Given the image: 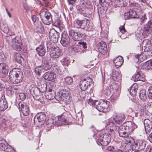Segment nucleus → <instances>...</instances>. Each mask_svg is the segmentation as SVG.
<instances>
[{
    "instance_id": "37",
    "label": "nucleus",
    "mask_w": 152,
    "mask_h": 152,
    "mask_svg": "<svg viewBox=\"0 0 152 152\" xmlns=\"http://www.w3.org/2000/svg\"><path fill=\"white\" fill-rule=\"evenodd\" d=\"M152 20H150L148 22V23L146 24L144 27V31L147 32V33L149 31H152Z\"/></svg>"
},
{
    "instance_id": "57",
    "label": "nucleus",
    "mask_w": 152,
    "mask_h": 152,
    "mask_svg": "<svg viewBox=\"0 0 152 152\" xmlns=\"http://www.w3.org/2000/svg\"><path fill=\"white\" fill-rule=\"evenodd\" d=\"M19 99H21V100H24L26 98V95L23 93H20L19 95Z\"/></svg>"
},
{
    "instance_id": "53",
    "label": "nucleus",
    "mask_w": 152,
    "mask_h": 152,
    "mask_svg": "<svg viewBox=\"0 0 152 152\" xmlns=\"http://www.w3.org/2000/svg\"><path fill=\"white\" fill-rule=\"evenodd\" d=\"M117 74V72H115L113 73L111 76H110V79L116 81L117 80V77L116 74Z\"/></svg>"
},
{
    "instance_id": "26",
    "label": "nucleus",
    "mask_w": 152,
    "mask_h": 152,
    "mask_svg": "<svg viewBox=\"0 0 152 152\" xmlns=\"http://www.w3.org/2000/svg\"><path fill=\"white\" fill-rule=\"evenodd\" d=\"M135 81L141 80L144 81L145 80L144 75L141 72H137V74L132 77Z\"/></svg>"
},
{
    "instance_id": "19",
    "label": "nucleus",
    "mask_w": 152,
    "mask_h": 152,
    "mask_svg": "<svg viewBox=\"0 0 152 152\" xmlns=\"http://www.w3.org/2000/svg\"><path fill=\"white\" fill-rule=\"evenodd\" d=\"M61 50L58 47H54L51 48L50 53V56L54 58H58L61 54Z\"/></svg>"
},
{
    "instance_id": "59",
    "label": "nucleus",
    "mask_w": 152,
    "mask_h": 152,
    "mask_svg": "<svg viewBox=\"0 0 152 152\" xmlns=\"http://www.w3.org/2000/svg\"><path fill=\"white\" fill-rule=\"evenodd\" d=\"M79 12L82 14L84 16L86 17L87 16V14L86 13L85 11L83 10L82 8L79 9Z\"/></svg>"
},
{
    "instance_id": "47",
    "label": "nucleus",
    "mask_w": 152,
    "mask_h": 152,
    "mask_svg": "<svg viewBox=\"0 0 152 152\" xmlns=\"http://www.w3.org/2000/svg\"><path fill=\"white\" fill-rule=\"evenodd\" d=\"M2 100L1 101L0 99V110H1L4 111L7 108L8 105L6 104V102H5V104H2Z\"/></svg>"
},
{
    "instance_id": "42",
    "label": "nucleus",
    "mask_w": 152,
    "mask_h": 152,
    "mask_svg": "<svg viewBox=\"0 0 152 152\" xmlns=\"http://www.w3.org/2000/svg\"><path fill=\"white\" fill-rule=\"evenodd\" d=\"M0 26L1 30L3 31L6 33H8L9 31V29L8 28L7 25L5 24H0Z\"/></svg>"
},
{
    "instance_id": "28",
    "label": "nucleus",
    "mask_w": 152,
    "mask_h": 152,
    "mask_svg": "<svg viewBox=\"0 0 152 152\" xmlns=\"http://www.w3.org/2000/svg\"><path fill=\"white\" fill-rule=\"evenodd\" d=\"M80 5L84 9H90L92 7L91 2L89 0H81Z\"/></svg>"
},
{
    "instance_id": "38",
    "label": "nucleus",
    "mask_w": 152,
    "mask_h": 152,
    "mask_svg": "<svg viewBox=\"0 0 152 152\" xmlns=\"http://www.w3.org/2000/svg\"><path fill=\"white\" fill-rule=\"evenodd\" d=\"M143 67L145 69H152V59L145 63L143 64Z\"/></svg>"
},
{
    "instance_id": "62",
    "label": "nucleus",
    "mask_w": 152,
    "mask_h": 152,
    "mask_svg": "<svg viewBox=\"0 0 152 152\" xmlns=\"http://www.w3.org/2000/svg\"><path fill=\"white\" fill-rule=\"evenodd\" d=\"M144 54L143 53L141 54L140 55H135V58L139 60H140L141 61H142V60H143V59H142L141 58H142V56H143V55Z\"/></svg>"
},
{
    "instance_id": "51",
    "label": "nucleus",
    "mask_w": 152,
    "mask_h": 152,
    "mask_svg": "<svg viewBox=\"0 0 152 152\" xmlns=\"http://www.w3.org/2000/svg\"><path fill=\"white\" fill-rule=\"evenodd\" d=\"M4 151L7 152H15V150L11 147L10 145H8Z\"/></svg>"
},
{
    "instance_id": "5",
    "label": "nucleus",
    "mask_w": 152,
    "mask_h": 152,
    "mask_svg": "<svg viewBox=\"0 0 152 152\" xmlns=\"http://www.w3.org/2000/svg\"><path fill=\"white\" fill-rule=\"evenodd\" d=\"M125 115L123 113H115L112 116V120H109L107 123V126L108 127V129L110 131L111 129H112L110 125L111 123H113L115 126H116L115 124H120L125 120Z\"/></svg>"
},
{
    "instance_id": "29",
    "label": "nucleus",
    "mask_w": 152,
    "mask_h": 152,
    "mask_svg": "<svg viewBox=\"0 0 152 152\" xmlns=\"http://www.w3.org/2000/svg\"><path fill=\"white\" fill-rule=\"evenodd\" d=\"M36 50L40 56H43L46 52L45 47L42 45H40L37 48Z\"/></svg>"
},
{
    "instance_id": "27",
    "label": "nucleus",
    "mask_w": 152,
    "mask_h": 152,
    "mask_svg": "<svg viewBox=\"0 0 152 152\" xmlns=\"http://www.w3.org/2000/svg\"><path fill=\"white\" fill-rule=\"evenodd\" d=\"M113 62L117 68L120 67L124 62V59L121 56H119L113 60Z\"/></svg>"
},
{
    "instance_id": "2",
    "label": "nucleus",
    "mask_w": 152,
    "mask_h": 152,
    "mask_svg": "<svg viewBox=\"0 0 152 152\" xmlns=\"http://www.w3.org/2000/svg\"><path fill=\"white\" fill-rule=\"evenodd\" d=\"M39 15L41 20L45 24L49 25L53 22L54 25L57 27L61 25V21L60 19L57 18L53 21L50 13L46 9L41 10Z\"/></svg>"
},
{
    "instance_id": "21",
    "label": "nucleus",
    "mask_w": 152,
    "mask_h": 152,
    "mask_svg": "<svg viewBox=\"0 0 152 152\" xmlns=\"http://www.w3.org/2000/svg\"><path fill=\"white\" fill-rule=\"evenodd\" d=\"M60 43L64 47L66 46L70 42V38L64 34H62Z\"/></svg>"
},
{
    "instance_id": "17",
    "label": "nucleus",
    "mask_w": 152,
    "mask_h": 152,
    "mask_svg": "<svg viewBox=\"0 0 152 152\" xmlns=\"http://www.w3.org/2000/svg\"><path fill=\"white\" fill-rule=\"evenodd\" d=\"M8 72V67L5 63H0V77L5 78Z\"/></svg>"
},
{
    "instance_id": "61",
    "label": "nucleus",
    "mask_w": 152,
    "mask_h": 152,
    "mask_svg": "<svg viewBox=\"0 0 152 152\" xmlns=\"http://www.w3.org/2000/svg\"><path fill=\"white\" fill-rule=\"evenodd\" d=\"M89 129L90 131H92V132L94 133L93 135V136L94 137V136L95 135V134L94 133L95 127L94 124L91 125V126H90L89 127Z\"/></svg>"
},
{
    "instance_id": "8",
    "label": "nucleus",
    "mask_w": 152,
    "mask_h": 152,
    "mask_svg": "<svg viewBox=\"0 0 152 152\" xmlns=\"http://www.w3.org/2000/svg\"><path fill=\"white\" fill-rule=\"evenodd\" d=\"M112 129L110 131L112 133H114L115 131H118L120 136L125 137L128 136L130 134L126 130V128L123 125L120 126H115L113 123L110 125Z\"/></svg>"
},
{
    "instance_id": "12",
    "label": "nucleus",
    "mask_w": 152,
    "mask_h": 152,
    "mask_svg": "<svg viewBox=\"0 0 152 152\" xmlns=\"http://www.w3.org/2000/svg\"><path fill=\"white\" fill-rule=\"evenodd\" d=\"M92 80L90 78H87L82 80L80 85V89L83 91H85L92 84Z\"/></svg>"
},
{
    "instance_id": "9",
    "label": "nucleus",
    "mask_w": 152,
    "mask_h": 152,
    "mask_svg": "<svg viewBox=\"0 0 152 152\" xmlns=\"http://www.w3.org/2000/svg\"><path fill=\"white\" fill-rule=\"evenodd\" d=\"M75 26L77 28H89L90 27L89 25V21L86 19L80 20H77L75 22Z\"/></svg>"
},
{
    "instance_id": "13",
    "label": "nucleus",
    "mask_w": 152,
    "mask_h": 152,
    "mask_svg": "<svg viewBox=\"0 0 152 152\" xmlns=\"http://www.w3.org/2000/svg\"><path fill=\"white\" fill-rule=\"evenodd\" d=\"M98 51L102 54L107 56V49L105 42L102 41L99 43L96 46Z\"/></svg>"
},
{
    "instance_id": "58",
    "label": "nucleus",
    "mask_w": 152,
    "mask_h": 152,
    "mask_svg": "<svg viewBox=\"0 0 152 152\" xmlns=\"http://www.w3.org/2000/svg\"><path fill=\"white\" fill-rule=\"evenodd\" d=\"M95 100H94L93 99L91 98L89 99L88 102V104L90 105H92L94 107L95 106Z\"/></svg>"
},
{
    "instance_id": "52",
    "label": "nucleus",
    "mask_w": 152,
    "mask_h": 152,
    "mask_svg": "<svg viewBox=\"0 0 152 152\" xmlns=\"http://www.w3.org/2000/svg\"><path fill=\"white\" fill-rule=\"evenodd\" d=\"M103 93L104 94H105L106 96H111V92L110 90L107 88H105L104 89Z\"/></svg>"
},
{
    "instance_id": "33",
    "label": "nucleus",
    "mask_w": 152,
    "mask_h": 152,
    "mask_svg": "<svg viewBox=\"0 0 152 152\" xmlns=\"http://www.w3.org/2000/svg\"><path fill=\"white\" fill-rule=\"evenodd\" d=\"M140 150H144L145 147V142L142 140H139L136 142Z\"/></svg>"
},
{
    "instance_id": "15",
    "label": "nucleus",
    "mask_w": 152,
    "mask_h": 152,
    "mask_svg": "<svg viewBox=\"0 0 152 152\" xmlns=\"http://www.w3.org/2000/svg\"><path fill=\"white\" fill-rule=\"evenodd\" d=\"M123 125L126 128V130L130 134L137 127V126L131 121H128L124 123Z\"/></svg>"
},
{
    "instance_id": "56",
    "label": "nucleus",
    "mask_w": 152,
    "mask_h": 152,
    "mask_svg": "<svg viewBox=\"0 0 152 152\" xmlns=\"http://www.w3.org/2000/svg\"><path fill=\"white\" fill-rule=\"evenodd\" d=\"M107 151L108 152H114V148L113 146H108L107 148Z\"/></svg>"
},
{
    "instance_id": "14",
    "label": "nucleus",
    "mask_w": 152,
    "mask_h": 152,
    "mask_svg": "<svg viewBox=\"0 0 152 152\" xmlns=\"http://www.w3.org/2000/svg\"><path fill=\"white\" fill-rule=\"evenodd\" d=\"M151 43L150 41L148 39L144 40L142 43V49H144V52H147V54L149 56L152 55V54H150L151 53L150 51V49L151 48Z\"/></svg>"
},
{
    "instance_id": "50",
    "label": "nucleus",
    "mask_w": 152,
    "mask_h": 152,
    "mask_svg": "<svg viewBox=\"0 0 152 152\" xmlns=\"http://www.w3.org/2000/svg\"><path fill=\"white\" fill-rule=\"evenodd\" d=\"M79 45L77 46V47H79V50L80 51V49H81V48L85 49L87 48V46L85 43L84 42H79Z\"/></svg>"
},
{
    "instance_id": "10",
    "label": "nucleus",
    "mask_w": 152,
    "mask_h": 152,
    "mask_svg": "<svg viewBox=\"0 0 152 152\" xmlns=\"http://www.w3.org/2000/svg\"><path fill=\"white\" fill-rule=\"evenodd\" d=\"M112 87L114 91L110 98L111 99L114 101L118 98L120 93V88L118 85L114 84L112 85Z\"/></svg>"
},
{
    "instance_id": "3",
    "label": "nucleus",
    "mask_w": 152,
    "mask_h": 152,
    "mask_svg": "<svg viewBox=\"0 0 152 152\" xmlns=\"http://www.w3.org/2000/svg\"><path fill=\"white\" fill-rule=\"evenodd\" d=\"M6 41L15 50L19 51L21 50V40L18 37H15L14 33H12L7 36Z\"/></svg>"
},
{
    "instance_id": "46",
    "label": "nucleus",
    "mask_w": 152,
    "mask_h": 152,
    "mask_svg": "<svg viewBox=\"0 0 152 152\" xmlns=\"http://www.w3.org/2000/svg\"><path fill=\"white\" fill-rule=\"evenodd\" d=\"M130 146L131 152H132V151H139V149L136 142L134 143V144L130 145Z\"/></svg>"
},
{
    "instance_id": "40",
    "label": "nucleus",
    "mask_w": 152,
    "mask_h": 152,
    "mask_svg": "<svg viewBox=\"0 0 152 152\" xmlns=\"http://www.w3.org/2000/svg\"><path fill=\"white\" fill-rule=\"evenodd\" d=\"M43 65L42 66L44 70H48L51 67V64L46 61H44Z\"/></svg>"
},
{
    "instance_id": "43",
    "label": "nucleus",
    "mask_w": 152,
    "mask_h": 152,
    "mask_svg": "<svg viewBox=\"0 0 152 152\" xmlns=\"http://www.w3.org/2000/svg\"><path fill=\"white\" fill-rule=\"evenodd\" d=\"M61 61L63 65L67 66L70 63V61L67 57H64L61 60Z\"/></svg>"
},
{
    "instance_id": "63",
    "label": "nucleus",
    "mask_w": 152,
    "mask_h": 152,
    "mask_svg": "<svg viewBox=\"0 0 152 152\" xmlns=\"http://www.w3.org/2000/svg\"><path fill=\"white\" fill-rule=\"evenodd\" d=\"M31 18L34 22H35L38 20V18L35 15H33L31 17Z\"/></svg>"
},
{
    "instance_id": "31",
    "label": "nucleus",
    "mask_w": 152,
    "mask_h": 152,
    "mask_svg": "<svg viewBox=\"0 0 152 152\" xmlns=\"http://www.w3.org/2000/svg\"><path fill=\"white\" fill-rule=\"evenodd\" d=\"M55 119L54 118H50L48 119L46 122V126L47 128H48L49 130L52 129L54 125H55L54 121H55Z\"/></svg>"
},
{
    "instance_id": "20",
    "label": "nucleus",
    "mask_w": 152,
    "mask_h": 152,
    "mask_svg": "<svg viewBox=\"0 0 152 152\" xmlns=\"http://www.w3.org/2000/svg\"><path fill=\"white\" fill-rule=\"evenodd\" d=\"M6 90L7 94L11 96L14 94V92H18L19 88L16 86H9L7 87Z\"/></svg>"
},
{
    "instance_id": "55",
    "label": "nucleus",
    "mask_w": 152,
    "mask_h": 152,
    "mask_svg": "<svg viewBox=\"0 0 152 152\" xmlns=\"http://www.w3.org/2000/svg\"><path fill=\"white\" fill-rule=\"evenodd\" d=\"M145 108L148 110L150 108V107H151L152 102H146V103H145Z\"/></svg>"
},
{
    "instance_id": "16",
    "label": "nucleus",
    "mask_w": 152,
    "mask_h": 152,
    "mask_svg": "<svg viewBox=\"0 0 152 152\" xmlns=\"http://www.w3.org/2000/svg\"><path fill=\"white\" fill-rule=\"evenodd\" d=\"M59 34H60L54 29L51 30L49 33V37L50 41L54 43H56L58 41Z\"/></svg>"
},
{
    "instance_id": "7",
    "label": "nucleus",
    "mask_w": 152,
    "mask_h": 152,
    "mask_svg": "<svg viewBox=\"0 0 152 152\" xmlns=\"http://www.w3.org/2000/svg\"><path fill=\"white\" fill-rule=\"evenodd\" d=\"M111 140V135L109 133L100 134L99 135L98 141H96L98 145L105 146L110 142Z\"/></svg>"
},
{
    "instance_id": "4",
    "label": "nucleus",
    "mask_w": 152,
    "mask_h": 152,
    "mask_svg": "<svg viewBox=\"0 0 152 152\" xmlns=\"http://www.w3.org/2000/svg\"><path fill=\"white\" fill-rule=\"evenodd\" d=\"M9 77L10 80L14 83L21 82L23 77L22 72L18 68L13 69L10 72Z\"/></svg>"
},
{
    "instance_id": "6",
    "label": "nucleus",
    "mask_w": 152,
    "mask_h": 152,
    "mask_svg": "<svg viewBox=\"0 0 152 152\" xmlns=\"http://www.w3.org/2000/svg\"><path fill=\"white\" fill-rule=\"evenodd\" d=\"M110 102L107 101L96 100V109L99 112H107L110 110Z\"/></svg>"
},
{
    "instance_id": "32",
    "label": "nucleus",
    "mask_w": 152,
    "mask_h": 152,
    "mask_svg": "<svg viewBox=\"0 0 152 152\" xmlns=\"http://www.w3.org/2000/svg\"><path fill=\"white\" fill-rule=\"evenodd\" d=\"M126 15L128 16L127 18H137L138 17V15L136 12L132 10H130L125 15V16Z\"/></svg>"
},
{
    "instance_id": "60",
    "label": "nucleus",
    "mask_w": 152,
    "mask_h": 152,
    "mask_svg": "<svg viewBox=\"0 0 152 152\" xmlns=\"http://www.w3.org/2000/svg\"><path fill=\"white\" fill-rule=\"evenodd\" d=\"M40 3L42 4H44L45 6L48 5V0H38Z\"/></svg>"
},
{
    "instance_id": "30",
    "label": "nucleus",
    "mask_w": 152,
    "mask_h": 152,
    "mask_svg": "<svg viewBox=\"0 0 152 152\" xmlns=\"http://www.w3.org/2000/svg\"><path fill=\"white\" fill-rule=\"evenodd\" d=\"M138 87V86L136 83H134L131 86L129 91L130 94L131 96H134L136 95Z\"/></svg>"
},
{
    "instance_id": "23",
    "label": "nucleus",
    "mask_w": 152,
    "mask_h": 152,
    "mask_svg": "<svg viewBox=\"0 0 152 152\" xmlns=\"http://www.w3.org/2000/svg\"><path fill=\"white\" fill-rule=\"evenodd\" d=\"M55 119V123L56 125L59 126L63 125H65L66 124V120L63 116H59Z\"/></svg>"
},
{
    "instance_id": "36",
    "label": "nucleus",
    "mask_w": 152,
    "mask_h": 152,
    "mask_svg": "<svg viewBox=\"0 0 152 152\" xmlns=\"http://www.w3.org/2000/svg\"><path fill=\"white\" fill-rule=\"evenodd\" d=\"M68 51L69 52L73 54L75 53L81 51L79 50V47H77V46L75 47L73 46L69 47L68 48Z\"/></svg>"
},
{
    "instance_id": "64",
    "label": "nucleus",
    "mask_w": 152,
    "mask_h": 152,
    "mask_svg": "<svg viewBox=\"0 0 152 152\" xmlns=\"http://www.w3.org/2000/svg\"><path fill=\"white\" fill-rule=\"evenodd\" d=\"M120 31L121 32L122 34H124L126 31L124 27L123 26H121L119 28Z\"/></svg>"
},
{
    "instance_id": "11",
    "label": "nucleus",
    "mask_w": 152,
    "mask_h": 152,
    "mask_svg": "<svg viewBox=\"0 0 152 152\" xmlns=\"http://www.w3.org/2000/svg\"><path fill=\"white\" fill-rule=\"evenodd\" d=\"M69 32L70 38L73 39L74 41H79L81 40L84 37L83 34L72 30H70Z\"/></svg>"
},
{
    "instance_id": "1",
    "label": "nucleus",
    "mask_w": 152,
    "mask_h": 152,
    "mask_svg": "<svg viewBox=\"0 0 152 152\" xmlns=\"http://www.w3.org/2000/svg\"><path fill=\"white\" fill-rule=\"evenodd\" d=\"M45 94L47 99L51 100L55 98L58 102L61 104L63 106H64L65 105L69 104L71 95L70 92L65 89L62 90L61 93H58L55 96L54 92H46L45 93Z\"/></svg>"
},
{
    "instance_id": "44",
    "label": "nucleus",
    "mask_w": 152,
    "mask_h": 152,
    "mask_svg": "<svg viewBox=\"0 0 152 152\" xmlns=\"http://www.w3.org/2000/svg\"><path fill=\"white\" fill-rule=\"evenodd\" d=\"M125 137V143L127 144L129 143H132L134 142V139L132 137L129 136V135Z\"/></svg>"
},
{
    "instance_id": "48",
    "label": "nucleus",
    "mask_w": 152,
    "mask_h": 152,
    "mask_svg": "<svg viewBox=\"0 0 152 152\" xmlns=\"http://www.w3.org/2000/svg\"><path fill=\"white\" fill-rule=\"evenodd\" d=\"M73 81L72 79L69 77H67L65 79V83L68 85L71 84L72 83Z\"/></svg>"
},
{
    "instance_id": "45",
    "label": "nucleus",
    "mask_w": 152,
    "mask_h": 152,
    "mask_svg": "<svg viewBox=\"0 0 152 152\" xmlns=\"http://www.w3.org/2000/svg\"><path fill=\"white\" fill-rule=\"evenodd\" d=\"M15 58L16 61L19 63H20L24 60L23 58L18 53H17L15 55Z\"/></svg>"
},
{
    "instance_id": "25",
    "label": "nucleus",
    "mask_w": 152,
    "mask_h": 152,
    "mask_svg": "<svg viewBox=\"0 0 152 152\" xmlns=\"http://www.w3.org/2000/svg\"><path fill=\"white\" fill-rule=\"evenodd\" d=\"M36 118L38 122H41L42 123H43L46 119L45 114L44 113L42 112L40 113L37 114L34 118V121H35Z\"/></svg>"
},
{
    "instance_id": "18",
    "label": "nucleus",
    "mask_w": 152,
    "mask_h": 152,
    "mask_svg": "<svg viewBox=\"0 0 152 152\" xmlns=\"http://www.w3.org/2000/svg\"><path fill=\"white\" fill-rule=\"evenodd\" d=\"M19 109L20 110L22 111V112L24 116L28 115L29 110L28 106L25 103H23L22 102H20L18 104Z\"/></svg>"
},
{
    "instance_id": "35",
    "label": "nucleus",
    "mask_w": 152,
    "mask_h": 152,
    "mask_svg": "<svg viewBox=\"0 0 152 152\" xmlns=\"http://www.w3.org/2000/svg\"><path fill=\"white\" fill-rule=\"evenodd\" d=\"M139 96L141 100L143 101H145L147 98L145 90L144 89L141 90L140 91Z\"/></svg>"
},
{
    "instance_id": "49",
    "label": "nucleus",
    "mask_w": 152,
    "mask_h": 152,
    "mask_svg": "<svg viewBox=\"0 0 152 152\" xmlns=\"http://www.w3.org/2000/svg\"><path fill=\"white\" fill-rule=\"evenodd\" d=\"M122 148L124 151L126 152H131L130 145L127 144L126 145L122 146Z\"/></svg>"
},
{
    "instance_id": "24",
    "label": "nucleus",
    "mask_w": 152,
    "mask_h": 152,
    "mask_svg": "<svg viewBox=\"0 0 152 152\" xmlns=\"http://www.w3.org/2000/svg\"><path fill=\"white\" fill-rule=\"evenodd\" d=\"M43 77L46 80L53 81H54L56 75L53 72H48L43 75Z\"/></svg>"
},
{
    "instance_id": "34",
    "label": "nucleus",
    "mask_w": 152,
    "mask_h": 152,
    "mask_svg": "<svg viewBox=\"0 0 152 152\" xmlns=\"http://www.w3.org/2000/svg\"><path fill=\"white\" fill-rule=\"evenodd\" d=\"M13 124L10 122L8 121H5V122L3 121L2 126L3 127L6 128L8 129H14L12 125Z\"/></svg>"
},
{
    "instance_id": "41",
    "label": "nucleus",
    "mask_w": 152,
    "mask_h": 152,
    "mask_svg": "<svg viewBox=\"0 0 152 152\" xmlns=\"http://www.w3.org/2000/svg\"><path fill=\"white\" fill-rule=\"evenodd\" d=\"M35 72L37 74L40 75L42 72H44V70L42 66H39L35 68Z\"/></svg>"
},
{
    "instance_id": "39",
    "label": "nucleus",
    "mask_w": 152,
    "mask_h": 152,
    "mask_svg": "<svg viewBox=\"0 0 152 152\" xmlns=\"http://www.w3.org/2000/svg\"><path fill=\"white\" fill-rule=\"evenodd\" d=\"M8 145V144L5 140H0V149L1 150L4 151Z\"/></svg>"
},
{
    "instance_id": "22",
    "label": "nucleus",
    "mask_w": 152,
    "mask_h": 152,
    "mask_svg": "<svg viewBox=\"0 0 152 152\" xmlns=\"http://www.w3.org/2000/svg\"><path fill=\"white\" fill-rule=\"evenodd\" d=\"M144 124L146 133L148 134L152 128V122L148 119H145L144 121Z\"/></svg>"
},
{
    "instance_id": "54",
    "label": "nucleus",
    "mask_w": 152,
    "mask_h": 152,
    "mask_svg": "<svg viewBox=\"0 0 152 152\" xmlns=\"http://www.w3.org/2000/svg\"><path fill=\"white\" fill-rule=\"evenodd\" d=\"M148 96L150 99H152V86L149 87L148 89Z\"/></svg>"
}]
</instances>
